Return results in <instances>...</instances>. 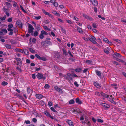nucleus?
<instances>
[{
	"label": "nucleus",
	"instance_id": "11",
	"mask_svg": "<svg viewBox=\"0 0 126 126\" xmlns=\"http://www.w3.org/2000/svg\"><path fill=\"white\" fill-rule=\"evenodd\" d=\"M77 29L78 32L80 33H82L83 32L81 29L79 27H77Z\"/></svg>",
	"mask_w": 126,
	"mask_h": 126
},
{
	"label": "nucleus",
	"instance_id": "46",
	"mask_svg": "<svg viewBox=\"0 0 126 126\" xmlns=\"http://www.w3.org/2000/svg\"><path fill=\"white\" fill-rule=\"evenodd\" d=\"M34 19L36 20H39L41 18V16H34Z\"/></svg>",
	"mask_w": 126,
	"mask_h": 126
},
{
	"label": "nucleus",
	"instance_id": "58",
	"mask_svg": "<svg viewBox=\"0 0 126 126\" xmlns=\"http://www.w3.org/2000/svg\"><path fill=\"white\" fill-rule=\"evenodd\" d=\"M16 60L18 61H19L20 62H22L20 58H16Z\"/></svg>",
	"mask_w": 126,
	"mask_h": 126
},
{
	"label": "nucleus",
	"instance_id": "12",
	"mask_svg": "<svg viewBox=\"0 0 126 126\" xmlns=\"http://www.w3.org/2000/svg\"><path fill=\"white\" fill-rule=\"evenodd\" d=\"M35 28L37 29L38 31H39V30H40L41 29V28L40 25L38 24L37 25V26L36 25V26H35Z\"/></svg>",
	"mask_w": 126,
	"mask_h": 126
},
{
	"label": "nucleus",
	"instance_id": "48",
	"mask_svg": "<svg viewBox=\"0 0 126 126\" xmlns=\"http://www.w3.org/2000/svg\"><path fill=\"white\" fill-rule=\"evenodd\" d=\"M48 106L50 107L52 106V102L51 101H49L48 102Z\"/></svg>",
	"mask_w": 126,
	"mask_h": 126
},
{
	"label": "nucleus",
	"instance_id": "20",
	"mask_svg": "<svg viewBox=\"0 0 126 126\" xmlns=\"http://www.w3.org/2000/svg\"><path fill=\"white\" fill-rule=\"evenodd\" d=\"M76 102L79 104H81L82 103V102L78 98L76 99Z\"/></svg>",
	"mask_w": 126,
	"mask_h": 126
},
{
	"label": "nucleus",
	"instance_id": "10",
	"mask_svg": "<svg viewBox=\"0 0 126 126\" xmlns=\"http://www.w3.org/2000/svg\"><path fill=\"white\" fill-rule=\"evenodd\" d=\"M54 56L55 58H59L60 57V56L59 54L57 52H55L54 54Z\"/></svg>",
	"mask_w": 126,
	"mask_h": 126
},
{
	"label": "nucleus",
	"instance_id": "40",
	"mask_svg": "<svg viewBox=\"0 0 126 126\" xmlns=\"http://www.w3.org/2000/svg\"><path fill=\"white\" fill-rule=\"evenodd\" d=\"M50 109L52 111H53L54 112H57V111L54 109V108L53 107H51L50 108Z\"/></svg>",
	"mask_w": 126,
	"mask_h": 126
},
{
	"label": "nucleus",
	"instance_id": "22",
	"mask_svg": "<svg viewBox=\"0 0 126 126\" xmlns=\"http://www.w3.org/2000/svg\"><path fill=\"white\" fill-rule=\"evenodd\" d=\"M39 37L41 39H43L44 37V34H43L42 32H41V33H40L39 35Z\"/></svg>",
	"mask_w": 126,
	"mask_h": 126
},
{
	"label": "nucleus",
	"instance_id": "13",
	"mask_svg": "<svg viewBox=\"0 0 126 126\" xmlns=\"http://www.w3.org/2000/svg\"><path fill=\"white\" fill-rule=\"evenodd\" d=\"M74 70L76 72L79 73L82 71V69L81 68H79L75 69Z\"/></svg>",
	"mask_w": 126,
	"mask_h": 126
},
{
	"label": "nucleus",
	"instance_id": "53",
	"mask_svg": "<svg viewBox=\"0 0 126 126\" xmlns=\"http://www.w3.org/2000/svg\"><path fill=\"white\" fill-rule=\"evenodd\" d=\"M35 56L37 58H38L40 60L41 57L40 56L37 54H35Z\"/></svg>",
	"mask_w": 126,
	"mask_h": 126
},
{
	"label": "nucleus",
	"instance_id": "38",
	"mask_svg": "<svg viewBox=\"0 0 126 126\" xmlns=\"http://www.w3.org/2000/svg\"><path fill=\"white\" fill-rule=\"evenodd\" d=\"M41 32L44 35H47L48 34V33L44 30H42Z\"/></svg>",
	"mask_w": 126,
	"mask_h": 126
},
{
	"label": "nucleus",
	"instance_id": "17",
	"mask_svg": "<svg viewBox=\"0 0 126 126\" xmlns=\"http://www.w3.org/2000/svg\"><path fill=\"white\" fill-rule=\"evenodd\" d=\"M102 94H101L102 96H103L106 98H108L109 97V95H108L103 93V92H102Z\"/></svg>",
	"mask_w": 126,
	"mask_h": 126
},
{
	"label": "nucleus",
	"instance_id": "41",
	"mask_svg": "<svg viewBox=\"0 0 126 126\" xmlns=\"http://www.w3.org/2000/svg\"><path fill=\"white\" fill-rule=\"evenodd\" d=\"M94 85L95 86H98L99 87L100 86V84H99L98 83H97L96 82H94Z\"/></svg>",
	"mask_w": 126,
	"mask_h": 126
},
{
	"label": "nucleus",
	"instance_id": "49",
	"mask_svg": "<svg viewBox=\"0 0 126 126\" xmlns=\"http://www.w3.org/2000/svg\"><path fill=\"white\" fill-rule=\"evenodd\" d=\"M97 121L99 122L102 123L103 122V121L101 119H100L98 118L97 119Z\"/></svg>",
	"mask_w": 126,
	"mask_h": 126
},
{
	"label": "nucleus",
	"instance_id": "28",
	"mask_svg": "<svg viewBox=\"0 0 126 126\" xmlns=\"http://www.w3.org/2000/svg\"><path fill=\"white\" fill-rule=\"evenodd\" d=\"M44 114L47 116L49 117L50 115L49 113L47 111H46L44 112Z\"/></svg>",
	"mask_w": 126,
	"mask_h": 126
},
{
	"label": "nucleus",
	"instance_id": "27",
	"mask_svg": "<svg viewBox=\"0 0 126 126\" xmlns=\"http://www.w3.org/2000/svg\"><path fill=\"white\" fill-rule=\"evenodd\" d=\"M8 84V83L6 81H3L1 84V85L3 86H5Z\"/></svg>",
	"mask_w": 126,
	"mask_h": 126
},
{
	"label": "nucleus",
	"instance_id": "5",
	"mask_svg": "<svg viewBox=\"0 0 126 126\" xmlns=\"http://www.w3.org/2000/svg\"><path fill=\"white\" fill-rule=\"evenodd\" d=\"M16 25L18 26L19 27L21 28H22V24L21 21L19 20H17Z\"/></svg>",
	"mask_w": 126,
	"mask_h": 126
},
{
	"label": "nucleus",
	"instance_id": "57",
	"mask_svg": "<svg viewBox=\"0 0 126 126\" xmlns=\"http://www.w3.org/2000/svg\"><path fill=\"white\" fill-rule=\"evenodd\" d=\"M32 122L34 123H36L37 122V120L35 118H33L32 119Z\"/></svg>",
	"mask_w": 126,
	"mask_h": 126
},
{
	"label": "nucleus",
	"instance_id": "26",
	"mask_svg": "<svg viewBox=\"0 0 126 126\" xmlns=\"http://www.w3.org/2000/svg\"><path fill=\"white\" fill-rule=\"evenodd\" d=\"M5 47L6 48L9 49H11V46L8 44H6Z\"/></svg>",
	"mask_w": 126,
	"mask_h": 126
},
{
	"label": "nucleus",
	"instance_id": "23",
	"mask_svg": "<svg viewBox=\"0 0 126 126\" xmlns=\"http://www.w3.org/2000/svg\"><path fill=\"white\" fill-rule=\"evenodd\" d=\"M23 51L25 54L26 55H28L29 54V51L27 49H24L23 50Z\"/></svg>",
	"mask_w": 126,
	"mask_h": 126
},
{
	"label": "nucleus",
	"instance_id": "44",
	"mask_svg": "<svg viewBox=\"0 0 126 126\" xmlns=\"http://www.w3.org/2000/svg\"><path fill=\"white\" fill-rule=\"evenodd\" d=\"M103 40L105 43H107L108 42V41L109 40L108 39L106 38H105L103 39Z\"/></svg>",
	"mask_w": 126,
	"mask_h": 126
},
{
	"label": "nucleus",
	"instance_id": "19",
	"mask_svg": "<svg viewBox=\"0 0 126 126\" xmlns=\"http://www.w3.org/2000/svg\"><path fill=\"white\" fill-rule=\"evenodd\" d=\"M62 50L63 54L65 55H66L68 54L67 53L66 51L65 48H63L62 49Z\"/></svg>",
	"mask_w": 126,
	"mask_h": 126
},
{
	"label": "nucleus",
	"instance_id": "34",
	"mask_svg": "<svg viewBox=\"0 0 126 126\" xmlns=\"http://www.w3.org/2000/svg\"><path fill=\"white\" fill-rule=\"evenodd\" d=\"M6 17V16L5 15L3 17H1L0 18V20L1 21H2L3 20H4L5 19Z\"/></svg>",
	"mask_w": 126,
	"mask_h": 126
},
{
	"label": "nucleus",
	"instance_id": "4",
	"mask_svg": "<svg viewBox=\"0 0 126 126\" xmlns=\"http://www.w3.org/2000/svg\"><path fill=\"white\" fill-rule=\"evenodd\" d=\"M36 77L38 79H46L45 76H43V74L40 73H38L36 75Z\"/></svg>",
	"mask_w": 126,
	"mask_h": 126
},
{
	"label": "nucleus",
	"instance_id": "37",
	"mask_svg": "<svg viewBox=\"0 0 126 126\" xmlns=\"http://www.w3.org/2000/svg\"><path fill=\"white\" fill-rule=\"evenodd\" d=\"M114 55L117 57H121V55L119 53H118L117 52H115L114 53Z\"/></svg>",
	"mask_w": 126,
	"mask_h": 126
},
{
	"label": "nucleus",
	"instance_id": "2",
	"mask_svg": "<svg viewBox=\"0 0 126 126\" xmlns=\"http://www.w3.org/2000/svg\"><path fill=\"white\" fill-rule=\"evenodd\" d=\"M88 39L90 41L93 43L94 44H96L97 43V42L95 41V40H96V38L93 36L91 35L90 37H88Z\"/></svg>",
	"mask_w": 126,
	"mask_h": 126
},
{
	"label": "nucleus",
	"instance_id": "45",
	"mask_svg": "<svg viewBox=\"0 0 126 126\" xmlns=\"http://www.w3.org/2000/svg\"><path fill=\"white\" fill-rule=\"evenodd\" d=\"M40 60H42L44 61H46L47 60V59L45 57H41Z\"/></svg>",
	"mask_w": 126,
	"mask_h": 126
},
{
	"label": "nucleus",
	"instance_id": "59",
	"mask_svg": "<svg viewBox=\"0 0 126 126\" xmlns=\"http://www.w3.org/2000/svg\"><path fill=\"white\" fill-rule=\"evenodd\" d=\"M25 123H26L27 124H30L31 123L30 122L29 120L25 121Z\"/></svg>",
	"mask_w": 126,
	"mask_h": 126
},
{
	"label": "nucleus",
	"instance_id": "29",
	"mask_svg": "<svg viewBox=\"0 0 126 126\" xmlns=\"http://www.w3.org/2000/svg\"><path fill=\"white\" fill-rule=\"evenodd\" d=\"M74 102L75 101L74 100V99H71L69 101V103L70 104H73Z\"/></svg>",
	"mask_w": 126,
	"mask_h": 126
},
{
	"label": "nucleus",
	"instance_id": "63",
	"mask_svg": "<svg viewBox=\"0 0 126 126\" xmlns=\"http://www.w3.org/2000/svg\"><path fill=\"white\" fill-rule=\"evenodd\" d=\"M14 4L13 5V6L14 7H16V6L18 5V4L17 2L15 1H14Z\"/></svg>",
	"mask_w": 126,
	"mask_h": 126
},
{
	"label": "nucleus",
	"instance_id": "51",
	"mask_svg": "<svg viewBox=\"0 0 126 126\" xmlns=\"http://www.w3.org/2000/svg\"><path fill=\"white\" fill-rule=\"evenodd\" d=\"M7 27L9 28H12L13 27V25L12 24H9L8 25Z\"/></svg>",
	"mask_w": 126,
	"mask_h": 126
},
{
	"label": "nucleus",
	"instance_id": "39",
	"mask_svg": "<svg viewBox=\"0 0 126 126\" xmlns=\"http://www.w3.org/2000/svg\"><path fill=\"white\" fill-rule=\"evenodd\" d=\"M86 62L87 63L90 64L92 63V61L90 60H87L86 61Z\"/></svg>",
	"mask_w": 126,
	"mask_h": 126
},
{
	"label": "nucleus",
	"instance_id": "6",
	"mask_svg": "<svg viewBox=\"0 0 126 126\" xmlns=\"http://www.w3.org/2000/svg\"><path fill=\"white\" fill-rule=\"evenodd\" d=\"M54 88L55 90L56 91H58V92L61 93H63V92L62 89L58 87L57 86H55Z\"/></svg>",
	"mask_w": 126,
	"mask_h": 126
},
{
	"label": "nucleus",
	"instance_id": "1",
	"mask_svg": "<svg viewBox=\"0 0 126 126\" xmlns=\"http://www.w3.org/2000/svg\"><path fill=\"white\" fill-rule=\"evenodd\" d=\"M28 32L32 33L33 32L34 28L31 25L28 23Z\"/></svg>",
	"mask_w": 126,
	"mask_h": 126
},
{
	"label": "nucleus",
	"instance_id": "31",
	"mask_svg": "<svg viewBox=\"0 0 126 126\" xmlns=\"http://www.w3.org/2000/svg\"><path fill=\"white\" fill-rule=\"evenodd\" d=\"M50 87L49 85L48 84H46L44 86V88L45 89H47L49 88Z\"/></svg>",
	"mask_w": 126,
	"mask_h": 126
},
{
	"label": "nucleus",
	"instance_id": "64",
	"mask_svg": "<svg viewBox=\"0 0 126 126\" xmlns=\"http://www.w3.org/2000/svg\"><path fill=\"white\" fill-rule=\"evenodd\" d=\"M32 77L33 79H35L36 78L35 74H32Z\"/></svg>",
	"mask_w": 126,
	"mask_h": 126
},
{
	"label": "nucleus",
	"instance_id": "7",
	"mask_svg": "<svg viewBox=\"0 0 126 126\" xmlns=\"http://www.w3.org/2000/svg\"><path fill=\"white\" fill-rule=\"evenodd\" d=\"M83 16L84 17H85L86 19H89V20L92 21L93 20V19L91 17L89 16H88L86 15L85 14H83Z\"/></svg>",
	"mask_w": 126,
	"mask_h": 126
},
{
	"label": "nucleus",
	"instance_id": "8",
	"mask_svg": "<svg viewBox=\"0 0 126 126\" xmlns=\"http://www.w3.org/2000/svg\"><path fill=\"white\" fill-rule=\"evenodd\" d=\"M101 105L105 108H108L110 107V106L109 105L106 103H102Z\"/></svg>",
	"mask_w": 126,
	"mask_h": 126
},
{
	"label": "nucleus",
	"instance_id": "33",
	"mask_svg": "<svg viewBox=\"0 0 126 126\" xmlns=\"http://www.w3.org/2000/svg\"><path fill=\"white\" fill-rule=\"evenodd\" d=\"M13 30H14V32L15 33H16L18 31V30L17 29L16 26L15 27H13Z\"/></svg>",
	"mask_w": 126,
	"mask_h": 126
},
{
	"label": "nucleus",
	"instance_id": "35",
	"mask_svg": "<svg viewBox=\"0 0 126 126\" xmlns=\"http://www.w3.org/2000/svg\"><path fill=\"white\" fill-rule=\"evenodd\" d=\"M29 49L30 51L32 53H33L35 52V50L31 48H29Z\"/></svg>",
	"mask_w": 126,
	"mask_h": 126
},
{
	"label": "nucleus",
	"instance_id": "3",
	"mask_svg": "<svg viewBox=\"0 0 126 126\" xmlns=\"http://www.w3.org/2000/svg\"><path fill=\"white\" fill-rule=\"evenodd\" d=\"M47 44L51 45H52V43L51 42L48 41V40L43 41L41 43V45L43 46H44Z\"/></svg>",
	"mask_w": 126,
	"mask_h": 126
},
{
	"label": "nucleus",
	"instance_id": "25",
	"mask_svg": "<svg viewBox=\"0 0 126 126\" xmlns=\"http://www.w3.org/2000/svg\"><path fill=\"white\" fill-rule=\"evenodd\" d=\"M38 32L37 31H35L34 32L33 35L32 34V33H31V35H34L35 36H36L38 35Z\"/></svg>",
	"mask_w": 126,
	"mask_h": 126
},
{
	"label": "nucleus",
	"instance_id": "52",
	"mask_svg": "<svg viewBox=\"0 0 126 126\" xmlns=\"http://www.w3.org/2000/svg\"><path fill=\"white\" fill-rule=\"evenodd\" d=\"M20 7L21 9L23 12L26 13H27L26 11L23 8L21 5H20Z\"/></svg>",
	"mask_w": 126,
	"mask_h": 126
},
{
	"label": "nucleus",
	"instance_id": "50",
	"mask_svg": "<svg viewBox=\"0 0 126 126\" xmlns=\"http://www.w3.org/2000/svg\"><path fill=\"white\" fill-rule=\"evenodd\" d=\"M104 52L107 54H109L110 53L107 50L105 49H104Z\"/></svg>",
	"mask_w": 126,
	"mask_h": 126
},
{
	"label": "nucleus",
	"instance_id": "30",
	"mask_svg": "<svg viewBox=\"0 0 126 126\" xmlns=\"http://www.w3.org/2000/svg\"><path fill=\"white\" fill-rule=\"evenodd\" d=\"M38 103L42 106H43L45 104V102L42 100L39 101Z\"/></svg>",
	"mask_w": 126,
	"mask_h": 126
},
{
	"label": "nucleus",
	"instance_id": "21",
	"mask_svg": "<svg viewBox=\"0 0 126 126\" xmlns=\"http://www.w3.org/2000/svg\"><path fill=\"white\" fill-rule=\"evenodd\" d=\"M92 4L95 6H97L98 5V2L96 0H95L92 3Z\"/></svg>",
	"mask_w": 126,
	"mask_h": 126
},
{
	"label": "nucleus",
	"instance_id": "32",
	"mask_svg": "<svg viewBox=\"0 0 126 126\" xmlns=\"http://www.w3.org/2000/svg\"><path fill=\"white\" fill-rule=\"evenodd\" d=\"M43 27L44 29L46 31H50V30L46 26H44Z\"/></svg>",
	"mask_w": 126,
	"mask_h": 126
},
{
	"label": "nucleus",
	"instance_id": "54",
	"mask_svg": "<svg viewBox=\"0 0 126 126\" xmlns=\"http://www.w3.org/2000/svg\"><path fill=\"white\" fill-rule=\"evenodd\" d=\"M113 40L114 41L116 42H118L119 43L121 42L118 39H113Z\"/></svg>",
	"mask_w": 126,
	"mask_h": 126
},
{
	"label": "nucleus",
	"instance_id": "24",
	"mask_svg": "<svg viewBox=\"0 0 126 126\" xmlns=\"http://www.w3.org/2000/svg\"><path fill=\"white\" fill-rule=\"evenodd\" d=\"M102 94V92H101L100 93L97 92H95V95L99 96H101V94Z\"/></svg>",
	"mask_w": 126,
	"mask_h": 126
},
{
	"label": "nucleus",
	"instance_id": "18",
	"mask_svg": "<svg viewBox=\"0 0 126 126\" xmlns=\"http://www.w3.org/2000/svg\"><path fill=\"white\" fill-rule=\"evenodd\" d=\"M5 4L7 6L8 8H10L12 7V5L11 4L8 2H6L5 3Z\"/></svg>",
	"mask_w": 126,
	"mask_h": 126
},
{
	"label": "nucleus",
	"instance_id": "36",
	"mask_svg": "<svg viewBox=\"0 0 126 126\" xmlns=\"http://www.w3.org/2000/svg\"><path fill=\"white\" fill-rule=\"evenodd\" d=\"M32 90L30 88H28L27 89V93L29 94L31 92H32Z\"/></svg>",
	"mask_w": 126,
	"mask_h": 126
},
{
	"label": "nucleus",
	"instance_id": "47",
	"mask_svg": "<svg viewBox=\"0 0 126 126\" xmlns=\"http://www.w3.org/2000/svg\"><path fill=\"white\" fill-rule=\"evenodd\" d=\"M98 16L99 18H101L103 20H105L106 19L104 17H102L100 15H98Z\"/></svg>",
	"mask_w": 126,
	"mask_h": 126
},
{
	"label": "nucleus",
	"instance_id": "14",
	"mask_svg": "<svg viewBox=\"0 0 126 126\" xmlns=\"http://www.w3.org/2000/svg\"><path fill=\"white\" fill-rule=\"evenodd\" d=\"M67 123L70 126H74L73 123L71 120H68L67 121Z\"/></svg>",
	"mask_w": 126,
	"mask_h": 126
},
{
	"label": "nucleus",
	"instance_id": "43",
	"mask_svg": "<svg viewBox=\"0 0 126 126\" xmlns=\"http://www.w3.org/2000/svg\"><path fill=\"white\" fill-rule=\"evenodd\" d=\"M42 11L46 15H48L49 14V13L48 12H47L44 10H42Z\"/></svg>",
	"mask_w": 126,
	"mask_h": 126
},
{
	"label": "nucleus",
	"instance_id": "55",
	"mask_svg": "<svg viewBox=\"0 0 126 126\" xmlns=\"http://www.w3.org/2000/svg\"><path fill=\"white\" fill-rule=\"evenodd\" d=\"M68 53L69 55L71 56V57H73V55L72 54L71 51L70 50H68Z\"/></svg>",
	"mask_w": 126,
	"mask_h": 126
},
{
	"label": "nucleus",
	"instance_id": "61",
	"mask_svg": "<svg viewBox=\"0 0 126 126\" xmlns=\"http://www.w3.org/2000/svg\"><path fill=\"white\" fill-rule=\"evenodd\" d=\"M76 87H78L79 86V85L78 84L77 82V81H75L74 83Z\"/></svg>",
	"mask_w": 126,
	"mask_h": 126
},
{
	"label": "nucleus",
	"instance_id": "9",
	"mask_svg": "<svg viewBox=\"0 0 126 126\" xmlns=\"http://www.w3.org/2000/svg\"><path fill=\"white\" fill-rule=\"evenodd\" d=\"M43 96V95L41 94H36L35 95V96L37 99H40Z\"/></svg>",
	"mask_w": 126,
	"mask_h": 126
},
{
	"label": "nucleus",
	"instance_id": "56",
	"mask_svg": "<svg viewBox=\"0 0 126 126\" xmlns=\"http://www.w3.org/2000/svg\"><path fill=\"white\" fill-rule=\"evenodd\" d=\"M62 76L66 79H67V80H69V78L67 76L65 75H63Z\"/></svg>",
	"mask_w": 126,
	"mask_h": 126
},
{
	"label": "nucleus",
	"instance_id": "60",
	"mask_svg": "<svg viewBox=\"0 0 126 126\" xmlns=\"http://www.w3.org/2000/svg\"><path fill=\"white\" fill-rule=\"evenodd\" d=\"M2 32H3L5 33H6L7 32V30L6 29H2Z\"/></svg>",
	"mask_w": 126,
	"mask_h": 126
},
{
	"label": "nucleus",
	"instance_id": "15",
	"mask_svg": "<svg viewBox=\"0 0 126 126\" xmlns=\"http://www.w3.org/2000/svg\"><path fill=\"white\" fill-rule=\"evenodd\" d=\"M95 73L99 77H100L101 76V73L100 71H99L97 70H96Z\"/></svg>",
	"mask_w": 126,
	"mask_h": 126
},
{
	"label": "nucleus",
	"instance_id": "42",
	"mask_svg": "<svg viewBox=\"0 0 126 126\" xmlns=\"http://www.w3.org/2000/svg\"><path fill=\"white\" fill-rule=\"evenodd\" d=\"M16 69L18 70L19 72L20 73L21 72V69L20 68H19L18 66L16 67Z\"/></svg>",
	"mask_w": 126,
	"mask_h": 126
},
{
	"label": "nucleus",
	"instance_id": "16",
	"mask_svg": "<svg viewBox=\"0 0 126 126\" xmlns=\"http://www.w3.org/2000/svg\"><path fill=\"white\" fill-rule=\"evenodd\" d=\"M15 50L17 52H20L21 53L23 52V50L20 48H16L15 49Z\"/></svg>",
	"mask_w": 126,
	"mask_h": 126
},
{
	"label": "nucleus",
	"instance_id": "62",
	"mask_svg": "<svg viewBox=\"0 0 126 126\" xmlns=\"http://www.w3.org/2000/svg\"><path fill=\"white\" fill-rule=\"evenodd\" d=\"M109 99H110V100H109V101H110V102L112 103H115L114 101L112 99L110 98Z\"/></svg>",
	"mask_w": 126,
	"mask_h": 126
}]
</instances>
